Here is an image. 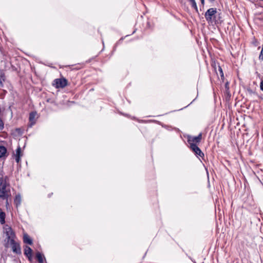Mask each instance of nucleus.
Returning a JSON list of instances; mask_svg holds the SVG:
<instances>
[{
	"mask_svg": "<svg viewBox=\"0 0 263 263\" xmlns=\"http://www.w3.org/2000/svg\"><path fill=\"white\" fill-rule=\"evenodd\" d=\"M7 176L0 178V199L6 200V205L8 204V198L11 196L9 184L7 182Z\"/></svg>",
	"mask_w": 263,
	"mask_h": 263,
	"instance_id": "obj_1",
	"label": "nucleus"
},
{
	"mask_svg": "<svg viewBox=\"0 0 263 263\" xmlns=\"http://www.w3.org/2000/svg\"><path fill=\"white\" fill-rule=\"evenodd\" d=\"M4 233L6 235V238L5 239L4 246L6 248L9 247V241L15 238V235L12 228L6 225L4 228Z\"/></svg>",
	"mask_w": 263,
	"mask_h": 263,
	"instance_id": "obj_2",
	"label": "nucleus"
},
{
	"mask_svg": "<svg viewBox=\"0 0 263 263\" xmlns=\"http://www.w3.org/2000/svg\"><path fill=\"white\" fill-rule=\"evenodd\" d=\"M217 12L216 8H210L205 13V18L207 22L209 23H213L215 18V14Z\"/></svg>",
	"mask_w": 263,
	"mask_h": 263,
	"instance_id": "obj_3",
	"label": "nucleus"
},
{
	"mask_svg": "<svg viewBox=\"0 0 263 263\" xmlns=\"http://www.w3.org/2000/svg\"><path fill=\"white\" fill-rule=\"evenodd\" d=\"M11 248V249L13 253L16 254H21V249L20 247V244L18 242H17L15 240V239H12L9 241V247Z\"/></svg>",
	"mask_w": 263,
	"mask_h": 263,
	"instance_id": "obj_4",
	"label": "nucleus"
},
{
	"mask_svg": "<svg viewBox=\"0 0 263 263\" xmlns=\"http://www.w3.org/2000/svg\"><path fill=\"white\" fill-rule=\"evenodd\" d=\"M67 80L64 78L56 79L54 80L53 85L57 88H63L67 85Z\"/></svg>",
	"mask_w": 263,
	"mask_h": 263,
	"instance_id": "obj_5",
	"label": "nucleus"
},
{
	"mask_svg": "<svg viewBox=\"0 0 263 263\" xmlns=\"http://www.w3.org/2000/svg\"><path fill=\"white\" fill-rule=\"evenodd\" d=\"M202 138V134L200 133L197 136L195 137H190L188 138L187 142L190 144V146L192 144H197L200 142Z\"/></svg>",
	"mask_w": 263,
	"mask_h": 263,
	"instance_id": "obj_6",
	"label": "nucleus"
},
{
	"mask_svg": "<svg viewBox=\"0 0 263 263\" xmlns=\"http://www.w3.org/2000/svg\"><path fill=\"white\" fill-rule=\"evenodd\" d=\"M190 148L197 157L203 158L204 157V154L202 152L197 144H192L191 146H190Z\"/></svg>",
	"mask_w": 263,
	"mask_h": 263,
	"instance_id": "obj_7",
	"label": "nucleus"
},
{
	"mask_svg": "<svg viewBox=\"0 0 263 263\" xmlns=\"http://www.w3.org/2000/svg\"><path fill=\"white\" fill-rule=\"evenodd\" d=\"M36 116V111H32L29 114V127H32L36 122L35 117Z\"/></svg>",
	"mask_w": 263,
	"mask_h": 263,
	"instance_id": "obj_8",
	"label": "nucleus"
},
{
	"mask_svg": "<svg viewBox=\"0 0 263 263\" xmlns=\"http://www.w3.org/2000/svg\"><path fill=\"white\" fill-rule=\"evenodd\" d=\"M21 154V148L20 146L17 147V148L16 149V153L14 154V157L15 161L17 163H19L21 161V157L22 156Z\"/></svg>",
	"mask_w": 263,
	"mask_h": 263,
	"instance_id": "obj_9",
	"label": "nucleus"
},
{
	"mask_svg": "<svg viewBox=\"0 0 263 263\" xmlns=\"http://www.w3.org/2000/svg\"><path fill=\"white\" fill-rule=\"evenodd\" d=\"M32 251V249L29 247L26 246L24 249V254L28 257L29 260L31 258Z\"/></svg>",
	"mask_w": 263,
	"mask_h": 263,
	"instance_id": "obj_10",
	"label": "nucleus"
},
{
	"mask_svg": "<svg viewBox=\"0 0 263 263\" xmlns=\"http://www.w3.org/2000/svg\"><path fill=\"white\" fill-rule=\"evenodd\" d=\"M21 201L22 197L21 195L18 194L15 196L14 199V203L17 208L21 205Z\"/></svg>",
	"mask_w": 263,
	"mask_h": 263,
	"instance_id": "obj_11",
	"label": "nucleus"
},
{
	"mask_svg": "<svg viewBox=\"0 0 263 263\" xmlns=\"http://www.w3.org/2000/svg\"><path fill=\"white\" fill-rule=\"evenodd\" d=\"M23 241H24V242L25 243H27V244H29L30 245L32 244V240L30 238V237L27 234H24Z\"/></svg>",
	"mask_w": 263,
	"mask_h": 263,
	"instance_id": "obj_12",
	"label": "nucleus"
},
{
	"mask_svg": "<svg viewBox=\"0 0 263 263\" xmlns=\"http://www.w3.org/2000/svg\"><path fill=\"white\" fill-rule=\"evenodd\" d=\"M5 218H6V214L2 210V209L0 208V223L2 224H4L5 223Z\"/></svg>",
	"mask_w": 263,
	"mask_h": 263,
	"instance_id": "obj_13",
	"label": "nucleus"
},
{
	"mask_svg": "<svg viewBox=\"0 0 263 263\" xmlns=\"http://www.w3.org/2000/svg\"><path fill=\"white\" fill-rule=\"evenodd\" d=\"M7 148L4 146H0V158L6 157Z\"/></svg>",
	"mask_w": 263,
	"mask_h": 263,
	"instance_id": "obj_14",
	"label": "nucleus"
},
{
	"mask_svg": "<svg viewBox=\"0 0 263 263\" xmlns=\"http://www.w3.org/2000/svg\"><path fill=\"white\" fill-rule=\"evenodd\" d=\"M5 80V73L3 70H0V86L3 87V82Z\"/></svg>",
	"mask_w": 263,
	"mask_h": 263,
	"instance_id": "obj_15",
	"label": "nucleus"
},
{
	"mask_svg": "<svg viewBox=\"0 0 263 263\" xmlns=\"http://www.w3.org/2000/svg\"><path fill=\"white\" fill-rule=\"evenodd\" d=\"M36 257L39 263H44L43 257L41 253H40V252L36 253Z\"/></svg>",
	"mask_w": 263,
	"mask_h": 263,
	"instance_id": "obj_16",
	"label": "nucleus"
},
{
	"mask_svg": "<svg viewBox=\"0 0 263 263\" xmlns=\"http://www.w3.org/2000/svg\"><path fill=\"white\" fill-rule=\"evenodd\" d=\"M191 4V6L196 12H198V7L195 0H188Z\"/></svg>",
	"mask_w": 263,
	"mask_h": 263,
	"instance_id": "obj_17",
	"label": "nucleus"
},
{
	"mask_svg": "<svg viewBox=\"0 0 263 263\" xmlns=\"http://www.w3.org/2000/svg\"><path fill=\"white\" fill-rule=\"evenodd\" d=\"M218 71H219V72L220 73V76L221 77V79H224L223 72L222 68L220 66H218Z\"/></svg>",
	"mask_w": 263,
	"mask_h": 263,
	"instance_id": "obj_18",
	"label": "nucleus"
},
{
	"mask_svg": "<svg viewBox=\"0 0 263 263\" xmlns=\"http://www.w3.org/2000/svg\"><path fill=\"white\" fill-rule=\"evenodd\" d=\"M4 122L1 118H0V130H2L4 129Z\"/></svg>",
	"mask_w": 263,
	"mask_h": 263,
	"instance_id": "obj_19",
	"label": "nucleus"
},
{
	"mask_svg": "<svg viewBox=\"0 0 263 263\" xmlns=\"http://www.w3.org/2000/svg\"><path fill=\"white\" fill-rule=\"evenodd\" d=\"M260 89L263 91V80H262L260 82Z\"/></svg>",
	"mask_w": 263,
	"mask_h": 263,
	"instance_id": "obj_20",
	"label": "nucleus"
},
{
	"mask_svg": "<svg viewBox=\"0 0 263 263\" xmlns=\"http://www.w3.org/2000/svg\"><path fill=\"white\" fill-rule=\"evenodd\" d=\"M201 1V3L202 4V5H204V0H200Z\"/></svg>",
	"mask_w": 263,
	"mask_h": 263,
	"instance_id": "obj_21",
	"label": "nucleus"
},
{
	"mask_svg": "<svg viewBox=\"0 0 263 263\" xmlns=\"http://www.w3.org/2000/svg\"><path fill=\"white\" fill-rule=\"evenodd\" d=\"M210 2H214L215 0H209Z\"/></svg>",
	"mask_w": 263,
	"mask_h": 263,
	"instance_id": "obj_22",
	"label": "nucleus"
},
{
	"mask_svg": "<svg viewBox=\"0 0 263 263\" xmlns=\"http://www.w3.org/2000/svg\"><path fill=\"white\" fill-rule=\"evenodd\" d=\"M228 83H227L226 84V87H227V86H228Z\"/></svg>",
	"mask_w": 263,
	"mask_h": 263,
	"instance_id": "obj_23",
	"label": "nucleus"
}]
</instances>
